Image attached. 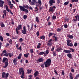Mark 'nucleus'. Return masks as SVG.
Listing matches in <instances>:
<instances>
[{
  "label": "nucleus",
  "mask_w": 79,
  "mask_h": 79,
  "mask_svg": "<svg viewBox=\"0 0 79 79\" xmlns=\"http://www.w3.org/2000/svg\"><path fill=\"white\" fill-rule=\"evenodd\" d=\"M19 74L21 75V77L22 79H24V69L22 68H19Z\"/></svg>",
  "instance_id": "f257e3e1"
},
{
  "label": "nucleus",
  "mask_w": 79,
  "mask_h": 79,
  "mask_svg": "<svg viewBox=\"0 0 79 79\" xmlns=\"http://www.w3.org/2000/svg\"><path fill=\"white\" fill-rule=\"evenodd\" d=\"M45 68H47L51 65V59H48L44 63Z\"/></svg>",
  "instance_id": "f03ea898"
},
{
  "label": "nucleus",
  "mask_w": 79,
  "mask_h": 79,
  "mask_svg": "<svg viewBox=\"0 0 79 79\" xmlns=\"http://www.w3.org/2000/svg\"><path fill=\"white\" fill-rule=\"evenodd\" d=\"M9 76V73H7L6 74L5 72H3L2 74V77L4 79H8V77Z\"/></svg>",
  "instance_id": "7ed1b4c3"
},
{
  "label": "nucleus",
  "mask_w": 79,
  "mask_h": 79,
  "mask_svg": "<svg viewBox=\"0 0 79 79\" xmlns=\"http://www.w3.org/2000/svg\"><path fill=\"white\" fill-rule=\"evenodd\" d=\"M19 8L20 10V11H25L26 13H28L29 11L27 9H26L24 8L23 6H19Z\"/></svg>",
  "instance_id": "20e7f679"
},
{
  "label": "nucleus",
  "mask_w": 79,
  "mask_h": 79,
  "mask_svg": "<svg viewBox=\"0 0 79 79\" xmlns=\"http://www.w3.org/2000/svg\"><path fill=\"white\" fill-rule=\"evenodd\" d=\"M22 33L23 34H27V30L26 27L24 26L23 27V30H22Z\"/></svg>",
  "instance_id": "39448f33"
},
{
  "label": "nucleus",
  "mask_w": 79,
  "mask_h": 79,
  "mask_svg": "<svg viewBox=\"0 0 79 79\" xmlns=\"http://www.w3.org/2000/svg\"><path fill=\"white\" fill-rule=\"evenodd\" d=\"M55 9H56V7L55 6H54L52 7H50L49 10L51 12H53V11H55Z\"/></svg>",
  "instance_id": "423d86ee"
},
{
  "label": "nucleus",
  "mask_w": 79,
  "mask_h": 79,
  "mask_svg": "<svg viewBox=\"0 0 79 79\" xmlns=\"http://www.w3.org/2000/svg\"><path fill=\"white\" fill-rule=\"evenodd\" d=\"M5 7H6V11H7L8 12H10V14H11L12 15H13V13H12V12H11V10L10 9L9 10V9H8V6L6 5H5Z\"/></svg>",
  "instance_id": "0eeeda50"
},
{
  "label": "nucleus",
  "mask_w": 79,
  "mask_h": 79,
  "mask_svg": "<svg viewBox=\"0 0 79 79\" xmlns=\"http://www.w3.org/2000/svg\"><path fill=\"white\" fill-rule=\"evenodd\" d=\"M55 3V0H49V6H53V3Z\"/></svg>",
  "instance_id": "6e6552de"
},
{
  "label": "nucleus",
  "mask_w": 79,
  "mask_h": 79,
  "mask_svg": "<svg viewBox=\"0 0 79 79\" xmlns=\"http://www.w3.org/2000/svg\"><path fill=\"white\" fill-rule=\"evenodd\" d=\"M17 61H18V59L16 58H15L13 60L14 64L15 66H16L18 64V62H17Z\"/></svg>",
  "instance_id": "1a4fd4ad"
},
{
  "label": "nucleus",
  "mask_w": 79,
  "mask_h": 79,
  "mask_svg": "<svg viewBox=\"0 0 79 79\" xmlns=\"http://www.w3.org/2000/svg\"><path fill=\"white\" fill-rule=\"evenodd\" d=\"M37 6H41L42 5V2H41V0H38L36 4Z\"/></svg>",
  "instance_id": "9d476101"
},
{
  "label": "nucleus",
  "mask_w": 79,
  "mask_h": 79,
  "mask_svg": "<svg viewBox=\"0 0 79 79\" xmlns=\"http://www.w3.org/2000/svg\"><path fill=\"white\" fill-rule=\"evenodd\" d=\"M5 65L4 66V68H6L7 67V66L8 65V59H7L6 60L5 62Z\"/></svg>",
  "instance_id": "9b49d317"
},
{
  "label": "nucleus",
  "mask_w": 79,
  "mask_h": 79,
  "mask_svg": "<svg viewBox=\"0 0 79 79\" xmlns=\"http://www.w3.org/2000/svg\"><path fill=\"white\" fill-rule=\"evenodd\" d=\"M67 37H68V38H69V39H72L74 38V36L73 35H71L69 34L67 35Z\"/></svg>",
  "instance_id": "f8f14e48"
},
{
  "label": "nucleus",
  "mask_w": 79,
  "mask_h": 79,
  "mask_svg": "<svg viewBox=\"0 0 79 79\" xmlns=\"http://www.w3.org/2000/svg\"><path fill=\"white\" fill-rule=\"evenodd\" d=\"M0 7H3V4H4V1L1 0H0Z\"/></svg>",
  "instance_id": "ddd939ff"
},
{
  "label": "nucleus",
  "mask_w": 79,
  "mask_h": 79,
  "mask_svg": "<svg viewBox=\"0 0 79 79\" xmlns=\"http://www.w3.org/2000/svg\"><path fill=\"white\" fill-rule=\"evenodd\" d=\"M39 74V71H36L34 73L35 77H37V76Z\"/></svg>",
  "instance_id": "4468645a"
},
{
  "label": "nucleus",
  "mask_w": 79,
  "mask_h": 79,
  "mask_svg": "<svg viewBox=\"0 0 79 79\" xmlns=\"http://www.w3.org/2000/svg\"><path fill=\"white\" fill-rule=\"evenodd\" d=\"M38 61L39 63H40L41 62H43L44 61V59L42 57L38 59Z\"/></svg>",
  "instance_id": "2eb2a0df"
},
{
  "label": "nucleus",
  "mask_w": 79,
  "mask_h": 79,
  "mask_svg": "<svg viewBox=\"0 0 79 79\" xmlns=\"http://www.w3.org/2000/svg\"><path fill=\"white\" fill-rule=\"evenodd\" d=\"M57 31L58 32H60V31H63V28H57Z\"/></svg>",
  "instance_id": "dca6fc26"
},
{
  "label": "nucleus",
  "mask_w": 79,
  "mask_h": 79,
  "mask_svg": "<svg viewBox=\"0 0 79 79\" xmlns=\"http://www.w3.org/2000/svg\"><path fill=\"white\" fill-rule=\"evenodd\" d=\"M52 44L53 43H52V42H48L47 44V45L48 46H52Z\"/></svg>",
  "instance_id": "f3484780"
},
{
  "label": "nucleus",
  "mask_w": 79,
  "mask_h": 79,
  "mask_svg": "<svg viewBox=\"0 0 79 79\" xmlns=\"http://www.w3.org/2000/svg\"><path fill=\"white\" fill-rule=\"evenodd\" d=\"M17 29H21L22 28V25H19L18 26V27H17Z\"/></svg>",
  "instance_id": "a211bd4d"
},
{
  "label": "nucleus",
  "mask_w": 79,
  "mask_h": 79,
  "mask_svg": "<svg viewBox=\"0 0 79 79\" xmlns=\"http://www.w3.org/2000/svg\"><path fill=\"white\" fill-rule=\"evenodd\" d=\"M61 50H62V48L61 47H60V48H57L56 49V51H57V52H60V51Z\"/></svg>",
  "instance_id": "6ab92c4d"
},
{
  "label": "nucleus",
  "mask_w": 79,
  "mask_h": 79,
  "mask_svg": "<svg viewBox=\"0 0 79 79\" xmlns=\"http://www.w3.org/2000/svg\"><path fill=\"white\" fill-rule=\"evenodd\" d=\"M15 31H16L17 34H19V32H20V31H19V29H17V28H16L15 29Z\"/></svg>",
  "instance_id": "aec40b11"
},
{
  "label": "nucleus",
  "mask_w": 79,
  "mask_h": 79,
  "mask_svg": "<svg viewBox=\"0 0 79 79\" xmlns=\"http://www.w3.org/2000/svg\"><path fill=\"white\" fill-rule=\"evenodd\" d=\"M8 55L9 57L11 58V56H13V53L12 52L11 53H9Z\"/></svg>",
  "instance_id": "412c9836"
},
{
  "label": "nucleus",
  "mask_w": 79,
  "mask_h": 79,
  "mask_svg": "<svg viewBox=\"0 0 79 79\" xmlns=\"http://www.w3.org/2000/svg\"><path fill=\"white\" fill-rule=\"evenodd\" d=\"M41 46V44L40 43H38V45L37 46V48H40V46Z\"/></svg>",
  "instance_id": "4be33fe9"
},
{
  "label": "nucleus",
  "mask_w": 79,
  "mask_h": 79,
  "mask_svg": "<svg viewBox=\"0 0 79 79\" xmlns=\"http://www.w3.org/2000/svg\"><path fill=\"white\" fill-rule=\"evenodd\" d=\"M69 77L70 79H73V73H70Z\"/></svg>",
  "instance_id": "5701e85b"
},
{
  "label": "nucleus",
  "mask_w": 79,
  "mask_h": 79,
  "mask_svg": "<svg viewBox=\"0 0 79 79\" xmlns=\"http://www.w3.org/2000/svg\"><path fill=\"white\" fill-rule=\"evenodd\" d=\"M67 45L68 46H70V47H73V44L72 43H67Z\"/></svg>",
  "instance_id": "b1692460"
},
{
  "label": "nucleus",
  "mask_w": 79,
  "mask_h": 79,
  "mask_svg": "<svg viewBox=\"0 0 79 79\" xmlns=\"http://www.w3.org/2000/svg\"><path fill=\"white\" fill-rule=\"evenodd\" d=\"M35 21L37 23H39V17L37 16L35 18Z\"/></svg>",
  "instance_id": "393cba45"
},
{
  "label": "nucleus",
  "mask_w": 79,
  "mask_h": 79,
  "mask_svg": "<svg viewBox=\"0 0 79 79\" xmlns=\"http://www.w3.org/2000/svg\"><path fill=\"white\" fill-rule=\"evenodd\" d=\"M6 10H4L3 11V13L5 16H6Z\"/></svg>",
  "instance_id": "a878e982"
},
{
  "label": "nucleus",
  "mask_w": 79,
  "mask_h": 79,
  "mask_svg": "<svg viewBox=\"0 0 79 79\" xmlns=\"http://www.w3.org/2000/svg\"><path fill=\"white\" fill-rule=\"evenodd\" d=\"M7 1H8V4L10 6L12 5L13 4H11V2L10 1V0H7Z\"/></svg>",
  "instance_id": "bb28decb"
},
{
  "label": "nucleus",
  "mask_w": 79,
  "mask_h": 79,
  "mask_svg": "<svg viewBox=\"0 0 79 79\" xmlns=\"http://www.w3.org/2000/svg\"><path fill=\"white\" fill-rule=\"evenodd\" d=\"M39 54L40 55H44V54H45V52H40Z\"/></svg>",
  "instance_id": "cd10ccee"
},
{
  "label": "nucleus",
  "mask_w": 79,
  "mask_h": 79,
  "mask_svg": "<svg viewBox=\"0 0 79 79\" xmlns=\"http://www.w3.org/2000/svg\"><path fill=\"white\" fill-rule=\"evenodd\" d=\"M7 59V58H3L2 60V62L3 63H5V62L7 60H6Z\"/></svg>",
  "instance_id": "c85d7f7f"
},
{
  "label": "nucleus",
  "mask_w": 79,
  "mask_h": 79,
  "mask_svg": "<svg viewBox=\"0 0 79 79\" xmlns=\"http://www.w3.org/2000/svg\"><path fill=\"white\" fill-rule=\"evenodd\" d=\"M27 74H30V73H31V72H32V70H29V69H27Z\"/></svg>",
  "instance_id": "c756f323"
},
{
  "label": "nucleus",
  "mask_w": 79,
  "mask_h": 79,
  "mask_svg": "<svg viewBox=\"0 0 79 79\" xmlns=\"http://www.w3.org/2000/svg\"><path fill=\"white\" fill-rule=\"evenodd\" d=\"M52 37H53L54 39L55 40V41H57L58 40V38L56 37L55 36H53Z\"/></svg>",
  "instance_id": "7c9ffc66"
},
{
  "label": "nucleus",
  "mask_w": 79,
  "mask_h": 79,
  "mask_svg": "<svg viewBox=\"0 0 79 79\" xmlns=\"http://www.w3.org/2000/svg\"><path fill=\"white\" fill-rule=\"evenodd\" d=\"M0 40L1 41H2V42L3 41V36H2V35L0 36Z\"/></svg>",
  "instance_id": "2f4dec72"
},
{
  "label": "nucleus",
  "mask_w": 79,
  "mask_h": 79,
  "mask_svg": "<svg viewBox=\"0 0 79 79\" xmlns=\"http://www.w3.org/2000/svg\"><path fill=\"white\" fill-rule=\"evenodd\" d=\"M72 2L74 3V2H78L79 0H71Z\"/></svg>",
  "instance_id": "473e14b6"
},
{
  "label": "nucleus",
  "mask_w": 79,
  "mask_h": 79,
  "mask_svg": "<svg viewBox=\"0 0 79 79\" xmlns=\"http://www.w3.org/2000/svg\"><path fill=\"white\" fill-rule=\"evenodd\" d=\"M52 54L55 56H56V52H52Z\"/></svg>",
  "instance_id": "72a5a7b5"
},
{
  "label": "nucleus",
  "mask_w": 79,
  "mask_h": 79,
  "mask_svg": "<svg viewBox=\"0 0 79 79\" xmlns=\"http://www.w3.org/2000/svg\"><path fill=\"white\" fill-rule=\"evenodd\" d=\"M67 56L69 58H71L72 56V55H71V54L70 53L68 54H67Z\"/></svg>",
  "instance_id": "f704fd0d"
},
{
  "label": "nucleus",
  "mask_w": 79,
  "mask_h": 79,
  "mask_svg": "<svg viewBox=\"0 0 79 79\" xmlns=\"http://www.w3.org/2000/svg\"><path fill=\"white\" fill-rule=\"evenodd\" d=\"M40 39H45V36L43 35L42 36H41L40 37Z\"/></svg>",
  "instance_id": "c9c22d12"
},
{
  "label": "nucleus",
  "mask_w": 79,
  "mask_h": 79,
  "mask_svg": "<svg viewBox=\"0 0 79 79\" xmlns=\"http://www.w3.org/2000/svg\"><path fill=\"white\" fill-rule=\"evenodd\" d=\"M76 79H77L78 78H79V74H77L76 75V76L75 77Z\"/></svg>",
  "instance_id": "e433bc0d"
},
{
  "label": "nucleus",
  "mask_w": 79,
  "mask_h": 79,
  "mask_svg": "<svg viewBox=\"0 0 79 79\" xmlns=\"http://www.w3.org/2000/svg\"><path fill=\"white\" fill-rule=\"evenodd\" d=\"M67 42L68 43V44H69V43H71V41L69 40H67Z\"/></svg>",
  "instance_id": "4c0bfd02"
},
{
  "label": "nucleus",
  "mask_w": 79,
  "mask_h": 79,
  "mask_svg": "<svg viewBox=\"0 0 79 79\" xmlns=\"http://www.w3.org/2000/svg\"><path fill=\"white\" fill-rule=\"evenodd\" d=\"M69 4V1H68L67 2H65L64 3V5L66 6L68 4Z\"/></svg>",
  "instance_id": "58836bf2"
},
{
  "label": "nucleus",
  "mask_w": 79,
  "mask_h": 79,
  "mask_svg": "<svg viewBox=\"0 0 79 79\" xmlns=\"http://www.w3.org/2000/svg\"><path fill=\"white\" fill-rule=\"evenodd\" d=\"M10 8V9H12L13 8V4H11V5L9 6Z\"/></svg>",
  "instance_id": "ea45409f"
},
{
  "label": "nucleus",
  "mask_w": 79,
  "mask_h": 79,
  "mask_svg": "<svg viewBox=\"0 0 79 79\" xmlns=\"http://www.w3.org/2000/svg\"><path fill=\"white\" fill-rule=\"evenodd\" d=\"M53 35V33H52L49 32L48 34V36L50 37V36H52Z\"/></svg>",
  "instance_id": "a19ab883"
},
{
  "label": "nucleus",
  "mask_w": 79,
  "mask_h": 79,
  "mask_svg": "<svg viewBox=\"0 0 79 79\" xmlns=\"http://www.w3.org/2000/svg\"><path fill=\"white\" fill-rule=\"evenodd\" d=\"M4 56H8V54L7 52H6L4 55Z\"/></svg>",
  "instance_id": "79ce46f5"
},
{
  "label": "nucleus",
  "mask_w": 79,
  "mask_h": 79,
  "mask_svg": "<svg viewBox=\"0 0 79 79\" xmlns=\"http://www.w3.org/2000/svg\"><path fill=\"white\" fill-rule=\"evenodd\" d=\"M33 49H30V52L31 53V54H32V53H33Z\"/></svg>",
  "instance_id": "37998d69"
},
{
  "label": "nucleus",
  "mask_w": 79,
  "mask_h": 79,
  "mask_svg": "<svg viewBox=\"0 0 79 79\" xmlns=\"http://www.w3.org/2000/svg\"><path fill=\"white\" fill-rule=\"evenodd\" d=\"M24 56L25 58H27L28 56V55L26 54H24Z\"/></svg>",
  "instance_id": "c03bdc74"
},
{
  "label": "nucleus",
  "mask_w": 79,
  "mask_h": 79,
  "mask_svg": "<svg viewBox=\"0 0 79 79\" xmlns=\"http://www.w3.org/2000/svg\"><path fill=\"white\" fill-rule=\"evenodd\" d=\"M30 4H31V5H35V3L33 1L31 2H30Z\"/></svg>",
  "instance_id": "a18cd8bd"
},
{
  "label": "nucleus",
  "mask_w": 79,
  "mask_h": 79,
  "mask_svg": "<svg viewBox=\"0 0 79 79\" xmlns=\"http://www.w3.org/2000/svg\"><path fill=\"white\" fill-rule=\"evenodd\" d=\"M1 27H5V24L2 23H1Z\"/></svg>",
  "instance_id": "49530a36"
},
{
  "label": "nucleus",
  "mask_w": 79,
  "mask_h": 79,
  "mask_svg": "<svg viewBox=\"0 0 79 79\" xmlns=\"http://www.w3.org/2000/svg\"><path fill=\"white\" fill-rule=\"evenodd\" d=\"M33 30H34L33 27H31V28L29 31H33Z\"/></svg>",
  "instance_id": "de8ad7c7"
},
{
  "label": "nucleus",
  "mask_w": 79,
  "mask_h": 79,
  "mask_svg": "<svg viewBox=\"0 0 79 79\" xmlns=\"http://www.w3.org/2000/svg\"><path fill=\"white\" fill-rule=\"evenodd\" d=\"M24 7L25 8H26L27 9H28V8H29V6H28V5H27L24 6Z\"/></svg>",
  "instance_id": "09e8293b"
},
{
  "label": "nucleus",
  "mask_w": 79,
  "mask_h": 79,
  "mask_svg": "<svg viewBox=\"0 0 79 79\" xmlns=\"http://www.w3.org/2000/svg\"><path fill=\"white\" fill-rule=\"evenodd\" d=\"M32 2H33L35 3H36L37 4V0H32Z\"/></svg>",
  "instance_id": "8fccbe9b"
},
{
  "label": "nucleus",
  "mask_w": 79,
  "mask_h": 79,
  "mask_svg": "<svg viewBox=\"0 0 79 79\" xmlns=\"http://www.w3.org/2000/svg\"><path fill=\"white\" fill-rule=\"evenodd\" d=\"M19 41L20 42H21L23 41V38H21L19 39Z\"/></svg>",
  "instance_id": "3c124183"
},
{
  "label": "nucleus",
  "mask_w": 79,
  "mask_h": 79,
  "mask_svg": "<svg viewBox=\"0 0 79 79\" xmlns=\"http://www.w3.org/2000/svg\"><path fill=\"white\" fill-rule=\"evenodd\" d=\"M54 48H55V47L54 46H52V48L51 49L52 52H53V50H54Z\"/></svg>",
  "instance_id": "603ef678"
},
{
  "label": "nucleus",
  "mask_w": 79,
  "mask_h": 79,
  "mask_svg": "<svg viewBox=\"0 0 79 79\" xmlns=\"http://www.w3.org/2000/svg\"><path fill=\"white\" fill-rule=\"evenodd\" d=\"M27 18V15H24L23 16V19H26Z\"/></svg>",
  "instance_id": "864d4df0"
},
{
  "label": "nucleus",
  "mask_w": 79,
  "mask_h": 79,
  "mask_svg": "<svg viewBox=\"0 0 79 79\" xmlns=\"http://www.w3.org/2000/svg\"><path fill=\"white\" fill-rule=\"evenodd\" d=\"M27 27L28 28V30H29L30 29V26L28 24L27 25Z\"/></svg>",
  "instance_id": "5fc2aeb1"
},
{
  "label": "nucleus",
  "mask_w": 79,
  "mask_h": 79,
  "mask_svg": "<svg viewBox=\"0 0 79 79\" xmlns=\"http://www.w3.org/2000/svg\"><path fill=\"white\" fill-rule=\"evenodd\" d=\"M36 34V35L37 36V37H38V36L39 35V31H37Z\"/></svg>",
  "instance_id": "6e6d98bb"
},
{
  "label": "nucleus",
  "mask_w": 79,
  "mask_h": 79,
  "mask_svg": "<svg viewBox=\"0 0 79 79\" xmlns=\"http://www.w3.org/2000/svg\"><path fill=\"white\" fill-rule=\"evenodd\" d=\"M70 52H71V51L70 50H67V53H70Z\"/></svg>",
  "instance_id": "4d7b16f0"
},
{
  "label": "nucleus",
  "mask_w": 79,
  "mask_h": 79,
  "mask_svg": "<svg viewBox=\"0 0 79 79\" xmlns=\"http://www.w3.org/2000/svg\"><path fill=\"white\" fill-rule=\"evenodd\" d=\"M45 52H46V54H48V53H49V51H48V50H47Z\"/></svg>",
  "instance_id": "13d9d810"
},
{
  "label": "nucleus",
  "mask_w": 79,
  "mask_h": 79,
  "mask_svg": "<svg viewBox=\"0 0 79 79\" xmlns=\"http://www.w3.org/2000/svg\"><path fill=\"white\" fill-rule=\"evenodd\" d=\"M9 42L10 44H12V40H11V39H10L9 41Z\"/></svg>",
  "instance_id": "bf43d9fd"
},
{
  "label": "nucleus",
  "mask_w": 79,
  "mask_h": 79,
  "mask_svg": "<svg viewBox=\"0 0 79 79\" xmlns=\"http://www.w3.org/2000/svg\"><path fill=\"white\" fill-rule=\"evenodd\" d=\"M74 46L75 47H76V46H77V43H75L74 44Z\"/></svg>",
  "instance_id": "052dcab7"
},
{
  "label": "nucleus",
  "mask_w": 79,
  "mask_h": 79,
  "mask_svg": "<svg viewBox=\"0 0 79 79\" xmlns=\"http://www.w3.org/2000/svg\"><path fill=\"white\" fill-rule=\"evenodd\" d=\"M38 10V9L37 8V7H36L35 8V11H37Z\"/></svg>",
  "instance_id": "680f3d73"
},
{
  "label": "nucleus",
  "mask_w": 79,
  "mask_h": 79,
  "mask_svg": "<svg viewBox=\"0 0 79 79\" xmlns=\"http://www.w3.org/2000/svg\"><path fill=\"white\" fill-rule=\"evenodd\" d=\"M57 3L58 4H60V0H57Z\"/></svg>",
  "instance_id": "e2e57ef3"
},
{
  "label": "nucleus",
  "mask_w": 79,
  "mask_h": 79,
  "mask_svg": "<svg viewBox=\"0 0 79 79\" xmlns=\"http://www.w3.org/2000/svg\"><path fill=\"white\" fill-rule=\"evenodd\" d=\"M52 19H56V16H55L54 15L53 16Z\"/></svg>",
  "instance_id": "0e129e2a"
},
{
  "label": "nucleus",
  "mask_w": 79,
  "mask_h": 79,
  "mask_svg": "<svg viewBox=\"0 0 79 79\" xmlns=\"http://www.w3.org/2000/svg\"><path fill=\"white\" fill-rule=\"evenodd\" d=\"M70 50L72 51V52H74V49L71 48H70Z\"/></svg>",
  "instance_id": "69168bd1"
},
{
  "label": "nucleus",
  "mask_w": 79,
  "mask_h": 79,
  "mask_svg": "<svg viewBox=\"0 0 79 79\" xmlns=\"http://www.w3.org/2000/svg\"><path fill=\"white\" fill-rule=\"evenodd\" d=\"M64 27L65 28H67V27H68V25H67V24H64Z\"/></svg>",
  "instance_id": "338daca9"
},
{
  "label": "nucleus",
  "mask_w": 79,
  "mask_h": 79,
  "mask_svg": "<svg viewBox=\"0 0 79 79\" xmlns=\"http://www.w3.org/2000/svg\"><path fill=\"white\" fill-rule=\"evenodd\" d=\"M41 67H42V68H44V64H42L41 65Z\"/></svg>",
  "instance_id": "774afa93"
}]
</instances>
